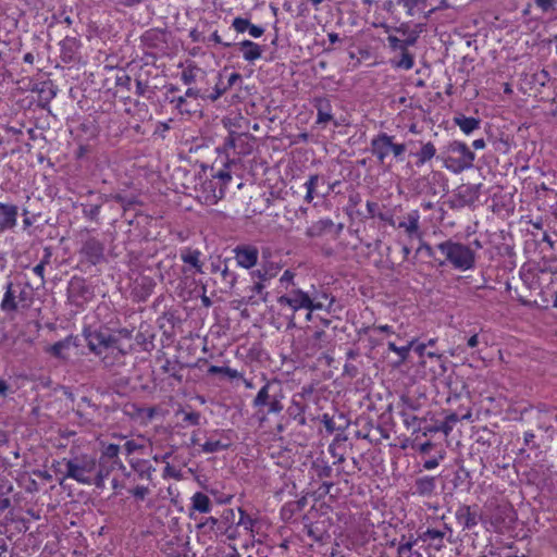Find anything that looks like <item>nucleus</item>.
Returning a JSON list of instances; mask_svg holds the SVG:
<instances>
[{
	"label": "nucleus",
	"mask_w": 557,
	"mask_h": 557,
	"mask_svg": "<svg viewBox=\"0 0 557 557\" xmlns=\"http://www.w3.org/2000/svg\"><path fill=\"white\" fill-rule=\"evenodd\" d=\"M119 454H120V446L116 444H109L102 449L100 460H103V461L108 460V461L112 462L113 465H119V469H121L122 471H125L126 468L123 465V462L121 461V459L119 458Z\"/></svg>",
	"instance_id": "obj_32"
},
{
	"label": "nucleus",
	"mask_w": 557,
	"mask_h": 557,
	"mask_svg": "<svg viewBox=\"0 0 557 557\" xmlns=\"http://www.w3.org/2000/svg\"><path fill=\"white\" fill-rule=\"evenodd\" d=\"M79 253L92 265L104 260V244L96 237L83 242Z\"/></svg>",
	"instance_id": "obj_14"
},
{
	"label": "nucleus",
	"mask_w": 557,
	"mask_h": 557,
	"mask_svg": "<svg viewBox=\"0 0 557 557\" xmlns=\"http://www.w3.org/2000/svg\"><path fill=\"white\" fill-rule=\"evenodd\" d=\"M124 451L127 456L134 454L135 451L139 450L143 448V445L138 444L137 442H135L134 440H131V441H127L124 446Z\"/></svg>",
	"instance_id": "obj_62"
},
{
	"label": "nucleus",
	"mask_w": 557,
	"mask_h": 557,
	"mask_svg": "<svg viewBox=\"0 0 557 557\" xmlns=\"http://www.w3.org/2000/svg\"><path fill=\"white\" fill-rule=\"evenodd\" d=\"M414 343H417V341L411 339L405 346H397L394 342H388L387 348H388V350L398 355V357H399L398 364H400L407 360L409 352H410L411 348L413 347Z\"/></svg>",
	"instance_id": "obj_38"
},
{
	"label": "nucleus",
	"mask_w": 557,
	"mask_h": 557,
	"mask_svg": "<svg viewBox=\"0 0 557 557\" xmlns=\"http://www.w3.org/2000/svg\"><path fill=\"white\" fill-rule=\"evenodd\" d=\"M441 159L447 170L459 174L473 166L475 154L465 143L453 140L445 147Z\"/></svg>",
	"instance_id": "obj_4"
},
{
	"label": "nucleus",
	"mask_w": 557,
	"mask_h": 557,
	"mask_svg": "<svg viewBox=\"0 0 557 557\" xmlns=\"http://www.w3.org/2000/svg\"><path fill=\"white\" fill-rule=\"evenodd\" d=\"M67 300L75 306H81L92 296L91 288L86 284L85 278L73 276L66 289Z\"/></svg>",
	"instance_id": "obj_11"
},
{
	"label": "nucleus",
	"mask_w": 557,
	"mask_h": 557,
	"mask_svg": "<svg viewBox=\"0 0 557 557\" xmlns=\"http://www.w3.org/2000/svg\"><path fill=\"white\" fill-rule=\"evenodd\" d=\"M454 123L466 134L470 135L480 127V119L457 114L453 119Z\"/></svg>",
	"instance_id": "obj_30"
},
{
	"label": "nucleus",
	"mask_w": 557,
	"mask_h": 557,
	"mask_svg": "<svg viewBox=\"0 0 557 557\" xmlns=\"http://www.w3.org/2000/svg\"><path fill=\"white\" fill-rule=\"evenodd\" d=\"M23 215V230L27 231L35 222V216L30 215L27 209L22 210Z\"/></svg>",
	"instance_id": "obj_63"
},
{
	"label": "nucleus",
	"mask_w": 557,
	"mask_h": 557,
	"mask_svg": "<svg viewBox=\"0 0 557 557\" xmlns=\"http://www.w3.org/2000/svg\"><path fill=\"white\" fill-rule=\"evenodd\" d=\"M264 289H265V285L262 282H258L251 287V292L253 294L259 295L260 296L259 300L262 302H267L268 296H269V293L264 292Z\"/></svg>",
	"instance_id": "obj_59"
},
{
	"label": "nucleus",
	"mask_w": 557,
	"mask_h": 557,
	"mask_svg": "<svg viewBox=\"0 0 557 557\" xmlns=\"http://www.w3.org/2000/svg\"><path fill=\"white\" fill-rule=\"evenodd\" d=\"M221 276L224 285L232 289L237 281V275L235 272L231 271L227 265L225 264L224 268L221 270Z\"/></svg>",
	"instance_id": "obj_46"
},
{
	"label": "nucleus",
	"mask_w": 557,
	"mask_h": 557,
	"mask_svg": "<svg viewBox=\"0 0 557 557\" xmlns=\"http://www.w3.org/2000/svg\"><path fill=\"white\" fill-rule=\"evenodd\" d=\"M436 248L444 256L438 260V267L450 265L457 271L473 270L476 265L478 252L468 244L451 238L436 245Z\"/></svg>",
	"instance_id": "obj_3"
},
{
	"label": "nucleus",
	"mask_w": 557,
	"mask_h": 557,
	"mask_svg": "<svg viewBox=\"0 0 557 557\" xmlns=\"http://www.w3.org/2000/svg\"><path fill=\"white\" fill-rule=\"evenodd\" d=\"M112 199L120 203L125 210L132 208L136 203V199L134 197H127L122 194L113 195Z\"/></svg>",
	"instance_id": "obj_53"
},
{
	"label": "nucleus",
	"mask_w": 557,
	"mask_h": 557,
	"mask_svg": "<svg viewBox=\"0 0 557 557\" xmlns=\"http://www.w3.org/2000/svg\"><path fill=\"white\" fill-rule=\"evenodd\" d=\"M216 79L218 81L215 82L214 87L212 89H205L203 96L206 97V100L214 102L228 89L226 85L222 82V74L219 73L216 75Z\"/></svg>",
	"instance_id": "obj_36"
},
{
	"label": "nucleus",
	"mask_w": 557,
	"mask_h": 557,
	"mask_svg": "<svg viewBox=\"0 0 557 557\" xmlns=\"http://www.w3.org/2000/svg\"><path fill=\"white\" fill-rule=\"evenodd\" d=\"M451 535L453 529L446 523H443L441 529L428 528L426 530L419 532L420 541L426 543L430 548L437 552L445 547L446 537L449 543L453 542Z\"/></svg>",
	"instance_id": "obj_10"
},
{
	"label": "nucleus",
	"mask_w": 557,
	"mask_h": 557,
	"mask_svg": "<svg viewBox=\"0 0 557 557\" xmlns=\"http://www.w3.org/2000/svg\"><path fill=\"white\" fill-rule=\"evenodd\" d=\"M398 54L391 59V64L393 67L401 69V70H411L414 65V55L405 48L397 52Z\"/></svg>",
	"instance_id": "obj_29"
},
{
	"label": "nucleus",
	"mask_w": 557,
	"mask_h": 557,
	"mask_svg": "<svg viewBox=\"0 0 557 557\" xmlns=\"http://www.w3.org/2000/svg\"><path fill=\"white\" fill-rule=\"evenodd\" d=\"M72 345V336H67L66 338L59 341L51 345L49 348H47V352L52 355L55 358L59 359H66L65 350H67Z\"/></svg>",
	"instance_id": "obj_35"
},
{
	"label": "nucleus",
	"mask_w": 557,
	"mask_h": 557,
	"mask_svg": "<svg viewBox=\"0 0 557 557\" xmlns=\"http://www.w3.org/2000/svg\"><path fill=\"white\" fill-rule=\"evenodd\" d=\"M129 493L138 500H144L145 497L149 493V488L147 486L137 485L133 490L129 491Z\"/></svg>",
	"instance_id": "obj_61"
},
{
	"label": "nucleus",
	"mask_w": 557,
	"mask_h": 557,
	"mask_svg": "<svg viewBox=\"0 0 557 557\" xmlns=\"http://www.w3.org/2000/svg\"><path fill=\"white\" fill-rule=\"evenodd\" d=\"M314 469L319 478H331L333 468L325 461L315 462Z\"/></svg>",
	"instance_id": "obj_48"
},
{
	"label": "nucleus",
	"mask_w": 557,
	"mask_h": 557,
	"mask_svg": "<svg viewBox=\"0 0 557 557\" xmlns=\"http://www.w3.org/2000/svg\"><path fill=\"white\" fill-rule=\"evenodd\" d=\"M549 78L548 71L543 69L532 75L531 83L539 85L540 87H544L549 82Z\"/></svg>",
	"instance_id": "obj_47"
},
{
	"label": "nucleus",
	"mask_w": 557,
	"mask_h": 557,
	"mask_svg": "<svg viewBox=\"0 0 557 557\" xmlns=\"http://www.w3.org/2000/svg\"><path fill=\"white\" fill-rule=\"evenodd\" d=\"M312 392L311 387H302L301 393H297L293 396L290 405L287 408V413L289 418H296L301 413H305L306 404H305V395L310 394Z\"/></svg>",
	"instance_id": "obj_24"
},
{
	"label": "nucleus",
	"mask_w": 557,
	"mask_h": 557,
	"mask_svg": "<svg viewBox=\"0 0 557 557\" xmlns=\"http://www.w3.org/2000/svg\"><path fill=\"white\" fill-rule=\"evenodd\" d=\"M429 7V0H386L383 4V9L393 15L403 9L408 17L422 16L425 20Z\"/></svg>",
	"instance_id": "obj_7"
},
{
	"label": "nucleus",
	"mask_w": 557,
	"mask_h": 557,
	"mask_svg": "<svg viewBox=\"0 0 557 557\" xmlns=\"http://www.w3.org/2000/svg\"><path fill=\"white\" fill-rule=\"evenodd\" d=\"M200 251L199 250H189L185 253L181 255L183 262L190 264L196 269L197 273H202V264L200 262Z\"/></svg>",
	"instance_id": "obj_40"
},
{
	"label": "nucleus",
	"mask_w": 557,
	"mask_h": 557,
	"mask_svg": "<svg viewBox=\"0 0 557 557\" xmlns=\"http://www.w3.org/2000/svg\"><path fill=\"white\" fill-rule=\"evenodd\" d=\"M141 41L148 48H160L166 42L165 33L158 28L148 29L141 35Z\"/></svg>",
	"instance_id": "obj_27"
},
{
	"label": "nucleus",
	"mask_w": 557,
	"mask_h": 557,
	"mask_svg": "<svg viewBox=\"0 0 557 557\" xmlns=\"http://www.w3.org/2000/svg\"><path fill=\"white\" fill-rule=\"evenodd\" d=\"M397 557H422L417 550H410L409 545H398Z\"/></svg>",
	"instance_id": "obj_58"
},
{
	"label": "nucleus",
	"mask_w": 557,
	"mask_h": 557,
	"mask_svg": "<svg viewBox=\"0 0 557 557\" xmlns=\"http://www.w3.org/2000/svg\"><path fill=\"white\" fill-rule=\"evenodd\" d=\"M244 134H236L235 132H231L228 136L224 139L223 149L227 151L228 149H235L237 146V141L242 140Z\"/></svg>",
	"instance_id": "obj_49"
},
{
	"label": "nucleus",
	"mask_w": 557,
	"mask_h": 557,
	"mask_svg": "<svg viewBox=\"0 0 557 557\" xmlns=\"http://www.w3.org/2000/svg\"><path fill=\"white\" fill-rule=\"evenodd\" d=\"M225 188H223L216 180H207L201 184V193L205 202L208 205H215L225 195Z\"/></svg>",
	"instance_id": "obj_17"
},
{
	"label": "nucleus",
	"mask_w": 557,
	"mask_h": 557,
	"mask_svg": "<svg viewBox=\"0 0 557 557\" xmlns=\"http://www.w3.org/2000/svg\"><path fill=\"white\" fill-rule=\"evenodd\" d=\"M16 296L13 290V283L8 282L5 286V293L3 295V299L1 301V309L3 311H15L17 309V302L15 300Z\"/></svg>",
	"instance_id": "obj_37"
},
{
	"label": "nucleus",
	"mask_w": 557,
	"mask_h": 557,
	"mask_svg": "<svg viewBox=\"0 0 557 557\" xmlns=\"http://www.w3.org/2000/svg\"><path fill=\"white\" fill-rule=\"evenodd\" d=\"M286 398L285 386L283 381L271 379L264 382L256 397L252 406L261 416L260 421L263 422L267 416H278L284 410V399Z\"/></svg>",
	"instance_id": "obj_2"
},
{
	"label": "nucleus",
	"mask_w": 557,
	"mask_h": 557,
	"mask_svg": "<svg viewBox=\"0 0 557 557\" xmlns=\"http://www.w3.org/2000/svg\"><path fill=\"white\" fill-rule=\"evenodd\" d=\"M334 227V222L329 218H324L307 227L306 235L310 238L321 237L331 232Z\"/></svg>",
	"instance_id": "obj_26"
},
{
	"label": "nucleus",
	"mask_w": 557,
	"mask_h": 557,
	"mask_svg": "<svg viewBox=\"0 0 557 557\" xmlns=\"http://www.w3.org/2000/svg\"><path fill=\"white\" fill-rule=\"evenodd\" d=\"M400 416L403 417L405 425H407L408 428L411 426L413 431L422 430V420H420L418 417L411 414L410 412H407L406 410H401Z\"/></svg>",
	"instance_id": "obj_43"
},
{
	"label": "nucleus",
	"mask_w": 557,
	"mask_h": 557,
	"mask_svg": "<svg viewBox=\"0 0 557 557\" xmlns=\"http://www.w3.org/2000/svg\"><path fill=\"white\" fill-rule=\"evenodd\" d=\"M206 77V72L196 63H189L181 73V79L185 85H191Z\"/></svg>",
	"instance_id": "obj_28"
},
{
	"label": "nucleus",
	"mask_w": 557,
	"mask_h": 557,
	"mask_svg": "<svg viewBox=\"0 0 557 557\" xmlns=\"http://www.w3.org/2000/svg\"><path fill=\"white\" fill-rule=\"evenodd\" d=\"M238 50L242 52L244 60L247 62H255L260 59L263 52V49L260 45L245 39L236 45Z\"/></svg>",
	"instance_id": "obj_21"
},
{
	"label": "nucleus",
	"mask_w": 557,
	"mask_h": 557,
	"mask_svg": "<svg viewBox=\"0 0 557 557\" xmlns=\"http://www.w3.org/2000/svg\"><path fill=\"white\" fill-rule=\"evenodd\" d=\"M230 447L228 443H223L221 441H207L202 446V451L206 454H213L216 451L225 450Z\"/></svg>",
	"instance_id": "obj_42"
},
{
	"label": "nucleus",
	"mask_w": 557,
	"mask_h": 557,
	"mask_svg": "<svg viewBox=\"0 0 557 557\" xmlns=\"http://www.w3.org/2000/svg\"><path fill=\"white\" fill-rule=\"evenodd\" d=\"M306 195L304 200L311 203L315 197L326 198L330 196V186L324 176L320 174H310L305 182Z\"/></svg>",
	"instance_id": "obj_12"
},
{
	"label": "nucleus",
	"mask_w": 557,
	"mask_h": 557,
	"mask_svg": "<svg viewBox=\"0 0 557 557\" xmlns=\"http://www.w3.org/2000/svg\"><path fill=\"white\" fill-rule=\"evenodd\" d=\"M422 252L428 258L433 259L438 264L440 259L436 258L434 248L429 243L423 242V240H421V243L417 249V253H422Z\"/></svg>",
	"instance_id": "obj_52"
},
{
	"label": "nucleus",
	"mask_w": 557,
	"mask_h": 557,
	"mask_svg": "<svg viewBox=\"0 0 557 557\" xmlns=\"http://www.w3.org/2000/svg\"><path fill=\"white\" fill-rule=\"evenodd\" d=\"M459 421V418L456 413L448 414L444 421H442L440 424L436 425L434 431H441L444 434L448 435L454 425Z\"/></svg>",
	"instance_id": "obj_41"
},
{
	"label": "nucleus",
	"mask_w": 557,
	"mask_h": 557,
	"mask_svg": "<svg viewBox=\"0 0 557 557\" xmlns=\"http://www.w3.org/2000/svg\"><path fill=\"white\" fill-rule=\"evenodd\" d=\"M436 154V148L433 143H421V149L414 153L417 158L416 165L421 166L432 160Z\"/></svg>",
	"instance_id": "obj_34"
},
{
	"label": "nucleus",
	"mask_w": 557,
	"mask_h": 557,
	"mask_svg": "<svg viewBox=\"0 0 557 557\" xmlns=\"http://www.w3.org/2000/svg\"><path fill=\"white\" fill-rule=\"evenodd\" d=\"M388 46L394 52H399L401 50H405L406 46L404 44V39H399L396 36L389 35L387 37Z\"/></svg>",
	"instance_id": "obj_56"
},
{
	"label": "nucleus",
	"mask_w": 557,
	"mask_h": 557,
	"mask_svg": "<svg viewBox=\"0 0 557 557\" xmlns=\"http://www.w3.org/2000/svg\"><path fill=\"white\" fill-rule=\"evenodd\" d=\"M79 40L75 37L66 36L61 42H60V49H61V59L64 62H72L75 60V57L79 49Z\"/></svg>",
	"instance_id": "obj_25"
},
{
	"label": "nucleus",
	"mask_w": 557,
	"mask_h": 557,
	"mask_svg": "<svg viewBox=\"0 0 557 557\" xmlns=\"http://www.w3.org/2000/svg\"><path fill=\"white\" fill-rule=\"evenodd\" d=\"M100 198H101V201L98 203H94V205L82 203V207H83L82 212H83V215L85 219L94 221V222H99V214L101 211L102 203L107 200V198H102V197H100Z\"/></svg>",
	"instance_id": "obj_39"
},
{
	"label": "nucleus",
	"mask_w": 557,
	"mask_h": 557,
	"mask_svg": "<svg viewBox=\"0 0 557 557\" xmlns=\"http://www.w3.org/2000/svg\"><path fill=\"white\" fill-rule=\"evenodd\" d=\"M250 21L244 17H235L233 20L232 26L237 33L248 32Z\"/></svg>",
	"instance_id": "obj_54"
},
{
	"label": "nucleus",
	"mask_w": 557,
	"mask_h": 557,
	"mask_svg": "<svg viewBox=\"0 0 557 557\" xmlns=\"http://www.w3.org/2000/svg\"><path fill=\"white\" fill-rule=\"evenodd\" d=\"M83 335L89 350L101 358L107 369L124 366L126 356L133 349L129 343L132 333L126 329L113 333L101 327H85Z\"/></svg>",
	"instance_id": "obj_1"
},
{
	"label": "nucleus",
	"mask_w": 557,
	"mask_h": 557,
	"mask_svg": "<svg viewBox=\"0 0 557 557\" xmlns=\"http://www.w3.org/2000/svg\"><path fill=\"white\" fill-rule=\"evenodd\" d=\"M191 509L201 513H208L212 509V503L208 495L197 492L191 497Z\"/></svg>",
	"instance_id": "obj_33"
},
{
	"label": "nucleus",
	"mask_w": 557,
	"mask_h": 557,
	"mask_svg": "<svg viewBox=\"0 0 557 557\" xmlns=\"http://www.w3.org/2000/svg\"><path fill=\"white\" fill-rule=\"evenodd\" d=\"M535 5L543 12H549L557 5V0H533Z\"/></svg>",
	"instance_id": "obj_60"
},
{
	"label": "nucleus",
	"mask_w": 557,
	"mask_h": 557,
	"mask_svg": "<svg viewBox=\"0 0 557 557\" xmlns=\"http://www.w3.org/2000/svg\"><path fill=\"white\" fill-rule=\"evenodd\" d=\"M321 422L323 423L325 431L329 434H333L338 428L335 425L334 419L329 413H323L321 417Z\"/></svg>",
	"instance_id": "obj_55"
},
{
	"label": "nucleus",
	"mask_w": 557,
	"mask_h": 557,
	"mask_svg": "<svg viewBox=\"0 0 557 557\" xmlns=\"http://www.w3.org/2000/svg\"><path fill=\"white\" fill-rule=\"evenodd\" d=\"M95 460L96 457L88 454L64 458L62 461L65 467L64 478L72 479L81 484L92 485V476H95Z\"/></svg>",
	"instance_id": "obj_5"
},
{
	"label": "nucleus",
	"mask_w": 557,
	"mask_h": 557,
	"mask_svg": "<svg viewBox=\"0 0 557 557\" xmlns=\"http://www.w3.org/2000/svg\"><path fill=\"white\" fill-rule=\"evenodd\" d=\"M395 136L387 133L380 132L372 137L370 143V152L376 158L379 163L383 164L386 158L391 154L396 160L403 161V156L406 152V145L394 141Z\"/></svg>",
	"instance_id": "obj_6"
},
{
	"label": "nucleus",
	"mask_w": 557,
	"mask_h": 557,
	"mask_svg": "<svg viewBox=\"0 0 557 557\" xmlns=\"http://www.w3.org/2000/svg\"><path fill=\"white\" fill-rule=\"evenodd\" d=\"M310 293V300H312L313 305H321V309H325L329 313L334 312V302L335 298L331 296L326 290H318L312 286V292Z\"/></svg>",
	"instance_id": "obj_23"
},
{
	"label": "nucleus",
	"mask_w": 557,
	"mask_h": 557,
	"mask_svg": "<svg viewBox=\"0 0 557 557\" xmlns=\"http://www.w3.org/2000/svg\"><path fill=\"white\" fill-rule=\"evenodd\" d=\"M20 207L11 201H0V235L14 231L17 226Z\"/></svg>",
	"instance_id": "obj_13"
},
{
	"label": "nucleus",
	"mask_w": 557,
	"mask_h": 557,
	"mask_svg": "<svg viewBox=\"0 0 557 557\" xmlns=\"http://www.w3.org/2000/svg\"><path fill=\"white\" fill-rule=\"evenodd\" d=\"M145 283L141 285L140 290L137 292V296L139 300L146 301V299L151 295L153 283L151 280L144 278Z\"/></svg>",
	"instance_id": "obj_51"
},
{
	"label": "nucleus",
	"mask_w": 557,
	"mask_h": 557,
	"mask_svg": "<svg viewBox=\"0 0 557 557\" xmlns=\"http://www.w3.org/2000/svg\"><path fill=\"white\" fill-rule=\"evenodd\" d=\"M183 414V422L187 425H199L201 420V414L198 411L185 412L184 410H178L176 414Z\"/></svg>",
	"instance_id": "obj_45"
},
{
	"label": "nucleus",
	"mask_w": 557,
	"mask_h": 557,
	"mask_svg": "<svg viewBox=\"0 0 557 557\" xmlns=\"http://www.w3.org/2000/svg\"><path fill=\"white\" fill-rule=\"evenodd\" d=\"M456 519L465 530H471L479 523L478 511L471 506L460 505L456 510Z\"/></svg>",
	"instance_id": "obj_19"
},
{
	"label": "nucleus",
	"mask_w": 557,
	"mask_h": 557,
	"mask_svg": "<svg viewBox=\"0 0 557 557\" xmlns=\"http://www.w3.org/2000/svg\"><path fill=\"white\" fill-rule=\"evenodd\" d=\"M437 476L421 475L416 478L411 486L412 495L431 498L436 494Z\"/></svg>",
	"instance_id": "obj_16"
},
{
	"label": "nucleus",
	"mask_w": 557,
	"mask_h": 557,
	"mask_svg": "<svg viewBox=\"0 0 557 557\" xmlns=\"http://www.w3.org/2000/svg\"><path fill=\"white\" fill-rule=\"evenodd\" d=\"M119 467V465H113L110 462V465H106V461L95 460V476H92V485H95L97 488H103L104 487V481L110 475L111 471Z\"/></svg>",
	"instance_id": "obj_22"
},
{
	"label": "nucleus",
	"mask_w": 557,
	"mask_h": 557,
	"mask_svg": "<svg viewBox=\"0 0 557 557\" xmlns=\"http://www.w3.org/2000/svg\"><path fill=\"white\" fill-rule=\"evenodd\" d=\"M129 463L133 471L137 474L138 479L151 480L152 472H154L156 469L148 460L136 459L131 460Z\"/></svg>",
	"instance_id": "obj_31"
},
{
	"label": "nucleus",
	"mask_w": 557,
	"mask_h": 557,
	"mask_svg": "<svg viewBox=\"0 0 557 557\" xmlns=\"http://www.w3.org/2000/svg\"><path fill=\"white\" fill-rule=\"evenodd\" d=\"M313 107L317 110V125H325L333 121L332 104L327 98L319 97L314 99Z\"/></svg>",
	"instance_id": "obj_20"
},
{
	"label": "nucleus",
	"mask_w": 557,
	"mask_h": 557,
	"mask_svg": "<svg viewBox=\"0 0 557 557\" xmlns=\"http://www.w3.org/2000/svg\"><path fill=\"white\" fill-rule=\"evenodd\" d=\"M212 180H216L219 184L226 189L228 183L232 181V175L225 164L224 169L219 170L216 173L212 174Z\"/></svg>",
	"instance_id": "obj_44"
},
{
	"label": "nucleus",
	"mask_w": 557,
	"mask_h": 557,
	"mask_svg": "<svg viewBox=\"0 0 557 557\" xmlns=\"http://www.w3.org/2000/svg\"><path fill=\"white\" fill-rule=\"evenodd\" d=\"M400 400H401V405H403L401 410H406L407 412L416 411L420 407L419 403L410 397L403 396Z\"/></svg>",
	"instance_id": "obj_57"
},
{
	"label": "nucleus",
	"mask_w": 557,
	"mask_h": 557,
	"mask_svg": "<svg viewBox=\"0 0 557 557\" xmlns=\"http://www.w3.org/2000/svg\"><path fill=\"white\" fill-rule=\"evenodd\" d=\"M398 228H404L410 238H422L420 232V213L418 210H412L407 213L404 221L399 222Z\"/></svg>",
	"instance_id": "obj_18"
},
{
	"label": "nucleus",
	"mask_w": 557,
	"mask_h": 557,
	"mask_svg": "<svg viewBox=\"0 0 557 557\" xmlns=\"http://www.w3.org/2000/svg\"><path fill=\"white\" fill-rule=\"evenodd\" d=\"M277 302L281 306H288L293 312H296L300 309H307L310 311L320 310L321 305H313L312 300H310V293L304 292L300 288H293L285 295H282L277 298Z\"/></svg>",
	"instance_id": "obj_9"
},
{
	"label": "nucleus",
	"mask_w": 557,
	"mask_h": 557,
	"mask_svg": "<svg viewBox=\"0 0 557 557\" xmlns=\"http://www.w3.org/2000/svg\"><path fill=\"white\" fill-rule=\"evenodd\" d=\"M296 512H299V510L293 507L290 502L286 503L281 510V513L285 519H290Z\"/></svg>",
	"instance_id": "obj_64"
},
{
	"label": "nucleus",
	"mask_w": 557,
	"mask_h": 557,
	"mask_svg": "<svg viewBox=\"0 0 557 557\" xmlns=\"http://www.w3.org/2000/svg\"><path fill=\"white\" fill-rule=\"evenodd\" d=\"M331 343V336L323 330H315L311 335L299 337L297 341V350L305 357H313L327 347Z\"/></svg>",
	"instance_id": "obj_8"
},
{
	"label": "nucleus",
	"mask_w": 557,
	"mask_h": 557,
	"mask_svg": "<svg viewBox=\"0 0 557 557\" xmlns=\"http://www.w3.org/2000/svg\"><path fill=\"white\" fill-rule=\"evenodd\" d=\"M233 252L237 264L244 269H251L258 262L259 250L252 245H238Z\"/></svg>",
	"instance_id": "obj_15"
},
{
	"label": "nucleus",
	"mask_w": 557,
	"mask_h": 557,
	"mask_svg": "<svg viewBox=\"0 0 557 557\" xmlns=\"http://www.w3.org/2000/svg\"><path fill=\"white\" fill-rule=\"evenodd\" d=\"M240 518L237 522L238 527H243L245 530H252L255 525V520L243 509H238Z\"/></svg>",
	"instance_id": "obj_50"
}]
</instances>
